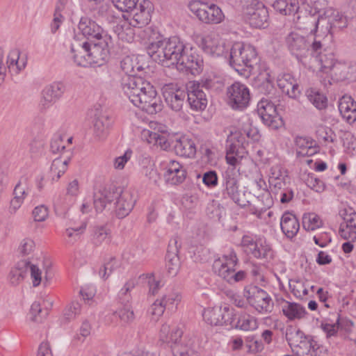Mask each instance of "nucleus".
<instances>
[{"label":"nucleus","mask_w":356,"mask_h":356,"mask_svg":"<svg viewBox=\"0 0 356 356\" xmlns=\"http://www.w3.org/2000/svg\"><path fill=\"white\" fill-rule=\"evenodd\" d=\"M164 178L166 182L172 185L181 184L186 177L185 168L177 161H170L165 168Z\"/></svg>","instance_id":"nucleus-28"},{"label":"nucleus","mask_w":356,"mask_h":356,"mask_svg":"<svg viewBox=\"0 0 356 356\" xmlns=\"http://www.w3.org/2000/svg\"><path fill=\"white\" fill-rule=\"evenodd\" d=\"M162 301L156 299L154 302L151 305L149 313L152 318L154 321H157L160 316L163 315L165 311V306L162 305Z\"/></svg>","instance_id":"nucleus-64"},{"label":"nucleus","mask_w":356,"mask_h":356,"mask_svg":"<svg viewBox=\"0 0 356 356\" xmlns=\"http://www.w3.org/2000/svg\"><path fill=\"white\" fill-rule=\"evenodd\" d=\"M116 188H103L94 195V207L97 212H102L104 209L111 210L112 202L117 197Z\"/></svg>","instance_id":"nucleus-27"},{"label":"nucleus","mask_w":356,"mask_h":356,"mask_svg":"<svg viewBox=\"0 0 356 356\" xmlns=\"http://www.w3.org/2000/svg\"><path fill=\"white\" fill-rule=\"evenodd\" d=\"M238 263V258L234 251L230 250L221 257L216 259L213 264L215 273L229 284H235L243 281L246 277L243 270L236 272L234 267Z\"/></svg>","instance_id":"nucleus-7"},{"label":"nucleus","mask_w":356,"mask_h":356,"mask_svg":"<svg viewBox=\"0 0 356 356\" xmlns=\"http://www.w3.org/2000/svg\"><path fill=\"white\" fill-rule=\"evenodd\" d=\"M27 265L28 260L22 259L12 268L9 275V280L12 285H19L27 276Z\"/></svg>","instance_id":"nucleus-39"},{"label":"nucleus","mask_w":356,"mask_h":356,"mask_svg":"<svg viewBox=\"0 0 356 356\" xmlns=\"http://www.w3.org/2000/svg\"><path fill=\"white\" fill-rule=\"evenodd\" d=\"M26 64L25 58H20V53L18 49H13L8 53L6 67L10 72L19 73L25 67Z\"/></svg>","instance_id":"nucleus-38"},{"label":"nucleus","mask_w":356,"mask_h":356,"mask_svg":"<svg viewBox=\"0 0 356 356\" xmlns=\"http://www.w3.org/2000/svg\"><path fill=\"white\" fill-rule=\"evenodd\" d=\"M203 318L211 325H231L233 323V310L229 307H215L205 309Z\"/></svg>","instance_id":"nucleus-18"},{"label":"nucleus","mask_w":356,"mask_h":356,"mask_svg":"<svg viewBox=\"0 0 356 356\" xmlns=\"http://www.w3.org/2000/svg\"><path fill=\"white\" fill-rule=\"evenodd\" d=\"M31 191V187L28 183V181L24 179L20 180L15 186L13 190V195L17 197L21 198V200L24 202V200L28 197Z\"/></svg>","instance_id":"nucleus-53"},{"label":"nucleus","mask_w":356,"mask_h":356,"mask_svg":"<svg viewBox=\"0 0 356 356\" xmlns=\"http://www.w3.org/2000/svg\"><path fill=\"white\" fill-rule=\"evenodd\" d=\"M243 15L250 25L254 28H265L267 24L268 13L267 8L257 0H252L243 9Z\"/></svg>","instance_id":"nucleus-16"},{"label":"nucleus","mask_w":356,"mask_h":356,"mask_svg":"<svg viewBox=\"0 0 356 356\" xmlns=\"http://www.w3.org/2000/svg\"><path fill=\"white\" fill-rule=\"evenodd\" d=\"M295 24L298 29L310 34L312 49L318 51L326 44L328 39H331L335 31L348 26V20L339 11L328 8L321 15L307 13L298 15Z\"/></svg>","instance_id":"nucleus-1"},{"label":"nucleus","mask_w":356,"mask_h":356,"mask_svg":"<svg viewBox=\"0 0 356 356\" xmlns=\"http://www.w3.org/2000/svg\"><path fill=\"white\" fill-rule=\"evenodd\" d=\"M132 10L134 14L129 22L121 19L114 27L119 39L128 42L133 40L134 35L131 26L142 28L147 25L151 21L154 6L149 0H143Z\"/></svg>","instance_id":"nucleus-4"},{"label":"nucleus","mask_w":356,"mask_h":356,"mask_svg":"<svg viewBox=\"0 0 356 356\" xmlns=\"http://www.w3.org/2000/svg\"><path fill=\"white\" fill-rule=\"evenodd\" d=\"M28 273L30 274L32 280L33 286H38L42 282V271L36 265L32 264L29 260L27 265V274Z\"/></svg>","instance_id":"nucleus-55"},{"label":"nucleus","mask_w":356,"mask_h":356,"mask_svg":"<svg viewBox=\"0 0 356 356\" xmlns=\"http://www.w3.org/2000/svg\"><path fill=\"white\" fill-rule=\"evenodd\" d=\"M325 47V44L318 51H314L311 49V54L318 62L321 65V70L327 74L336 62L332 52L327 51Z\"/></svg>","instance_id":"nucleus-35"},{"label":"nucleus","mask_w":356,"mask_h":356,"mask_svg":"<svg viewBox=\"0 0 356 356\" xmlns=\"http://www.w3.org/2000/svg\"><path fill=\"white\" fill-rule=\"evenodd\" d=\"M283 314L290 321L301 319L306 314L305 309L296 302H290L284 299L280 302Z\"/></svg>","instance_id":"nucleus-34"},{"label":"nucleus","mask_w":356,"mask_h":356,"mask_svg":"<svg viewBox=\"0 0 356 356\" xmlns=\"http://www.w3.org/2000/svg\"><path fill=\"white\" fill-rule=\"evenodd\" d=\"M97 42L91 44L89 48V66H101L105 63L109 56L110 48L113 46V39L111 35L104 34L103 37L97 39Z\"/></svg>","instance_id":"nucleus-14"},{"label":"nucleus","mask_w":356,"mask_h":356,"mask_svg":"<svg viewBox=\"0 0 356 356\" xmlns=\"http://www.w3.org/2000/svg\"><path fill=\"white\" fill-rule=\"evenodd\" d=\"M350 66L345 63L336 62L328 73L337 81H341L348 78Z\"/></svg>","instance_id":"nucleus-43"},{"label":"nucleus","mask_w":356,"mask_h":356,"mask_svg":"<svg viewBox=\"0 0 356 356\" xmlns=\"http://www.w3.org/2000/svg\"><path fill=\"white\" fill-rule=\"evenodd\" d=\"M321 329L326 334L327 337H331L335 336L339 328V317L337 319L335 323H329L327 321H323L321 324Z\"/></svg>","instance_id":"nucleus-61"},{"label":"nucleus","mask_w":356,"mask_h":356,"mask_svg":"<svg viewBox=\"0 0 356 356\" xmlns=\"http://www.w3.org/2000/svg\"><path fill=\"white\" fill-rule=\"evenodd\" d=\"M90 43L86 38H74L71 44V53L74 63L81 67H88Z\"/></svg>","instance_id":"nucleus-24"},{"label":"nucleus","mask_w":356,"mask_h":356,"mask_svg":"<svg viewBox=\"0 0 356 356\" xmlns=\"http://www.w3.org/2000/svg\"><path fill=\"white\" fill-rule=\"evenodd\" d=\"M86 227L85 222H81V225L78 227H69L65 229V234L69 238V242L74 243L81 236V234L84 232Z\"/></svg>","instance_id":"nucleus-58"},{"label":"nucleus","mask_w":356,"mask_h":356,"mask_svg":"<svg viewBox=\"0 0 356 356\" xmlns=\"http://www.w3.org/2000/svg\"><path fill=\"white\" fill-rule=\"evenodd\" d=\"M277 83L280 90L289 97L296 99L299 97L300 90L296 79L289 73L280 74Z\"/></svg>","instance_id":"nucleus-30"},{"label":"nucleus","mask_w":356,"mask_h":356,"mask_svg":"<svg viewBox=\"0 0 356 356\" xmlns=\"http://www.w3.org/2000/svg\"><path fill=\"white\" fill-rule=\"evenodd\" d=\"M188 102L195 111H203L207 105L205 92L202 90L199 83L190 82L187 85Z\"/></svg>","instance_id":"nucleus-23"},{"label":"nucleus","mask_w":356,"mask_h":356,"mask_svg":"<svg viewBox=\"0 0 356 356\" xmlns=\"http://www.w3.org/2000/svg\"><path fill=\"white\" fill-rule=\"evenodd\" d=\"M113 6L122 12H129L137 5L138 0H111Z\"/></svg>","instance_id":"nucleus-60"},{"label":"nucleus","mask_w":356,"mask_h":356,"mask_svg":"<svg viewBox=\"0 0 356 356\" xmlns=\"http://www.w3.org/2000/svg\"><path fill=\"white\" fill-rule=\"evenodd\" d=\"M315 134L317 140L321 143H334L336 139V135L332 129L322 124L316 126Z\"/></svg>","instance_id":"nucleus-41"},{"label":"nucleus","mask_w":356,"mask_h":356,"mask_svg":"<svg viewBox=\"0 0 356 356\" xmlns=\"http://www.w3.org/2000/svg\"><path fill=\"white\" fill-rule=\"evenodd\" d=\"M307 99L318 110L325 108L327 106L326 97L318 90L309 88L306 91Z\"/></svg>","instance_id":"nucleus-45"},{"label":"nucleus","mask_w":356,"mask_h":356,"mask_svg":"<svg viewBox=\"0 0 356 356\" xmlns=\"http://www.w3.org/2000/svg\"><path fill=\"white\" fill-rule=\"evenodd\" d=\"M302 226L307 231H314L323 226V221L316 213H307L302 217Z\"/></svg>","instance_id":"nucleus-48"},{"label":"nucleus","mask_w":356,"mask_h":356,"mask_svg":"<svg viewBox=\"0 0 356 356\" xmlns=\"http://www.w3.org/2000/svg\"><path fill=\"white\" fill-rule=\"evenodd\" d=\"M273 6L276 10L285 15L296 13L298 10V3H291L289 6L285 0H276Z\"/></svg>","instance_id":"nucleus-50"},{"label":"nucleus","mask_w":356,"mask_h":356,"mask_svg":"<svg viewBox=\"0 0 356 356\" xmlns=\"http://www.w3.org/2000/svg\"><path fill=\"white\" fill-rule=\"evenodd\" d=\"M243 296L250 305L260 314H269L273 309V302L270 296L257 286L249 285L245 287Z\"/></svg>","instance_id":"nucleus-10"},{"label":"nucleus","mask_w":356,"mask_h":356,"mask_svg":"<svg viewBox=\"0 0 356 356\" xmlns=\"http://www.w3.org/2000/svg\"><path fill=\"white\" fill-rule=\"evenodd\" d=\"M237 177L234 168L225 171L223 195H227L240 207H244L250 204V198L247 195L245 191L239 189Z\"/></svg>","instance_id":"nucleus-13"},{"label":"nucleus","mask_w":356,"mask_h":356,"mask_svg":"<svg viewBox=\"0 0 356 356\" xmlns=\"http://www.w3.org/2000/svg\"><path fill=\"white\" fill-rule=\"evenodd\" d=\"M124 307L115 312L121 321L125 323H130L135 318L134 313L128 303H124Z\"/></svg>","instance_id":"nucleus-56"},{"label":"nucleus","mask_w":356,"mask_h":356,"mask_svg":"<svg viewBox=\"0 0 356 356\" xmlns=\"http://www.w3.org/2000/svg\"><path fill=\"white\" fill-rule=\"evenodd\" d=\"M229 64L238 74L246 76L257 60L254 47L241 42L234 43L229 49Z\"/></svg>","instance_id":"nucleus-6"},{"label":"nucleus","mask_w":356,"mask_h":356,"mask_svg":"<svg viewBox=\"0 0 356 356\" xmlns=\"http://www.w3.org/2000/svg\"><path fill=\"white\" fill-rule=\"evenodd\" d=\"M78 29L83 36L88 39H99L103 37L102 28L95 21L88 17H81L79 23Z\"/></svg>","instance_id":"nucleus-31"},{"label":"nucleus","mask_w":356,"mask_h":356,"mask_svg":"<svg viewBox=\"0 0 356 356\" xmlns=\"http://www.w3.org/2000/svg\"><path fill=\"white\" fill-rule=\"evenodd\" d=\"M121 86L124 95L135 106L152 115L161 111L162 105L156 90L142 76H125L122 79Z\"/></svg>","instance_id":"nucleus-2"},{"label":"nucleus","mask_w":356,"mask_h":356,"mask_svg":"<svg viewBox=\"0 0 356 356\" xmlns=\"http://www.w3.org/2000/svg\"><path fill=\"white\" fill-rule=\"evenodd\" d=\"M69 159L67 158L55 159L50 168V175L53 181H58V179L65 172L67 169Z\"/></svg>","instance_id":"nucleus-42"},{"label":"nucleus","mask_w":356,"mask_h":356,"mask_svg":"<svg viewBox=\"0 0 356 356\" xmlns=\"http://www.w3.org/2000/svg\"><path fill=\"white\" fill-rule=\"evenodd\" d=\"M66 148V143L60 134H56L51 141L50 149L54 154H57Z\"/></svg>","instance_id":"nucleus-62"},{"label":"nucleus","mask_w":356,"mask_h":356,"mask_svg":"<svg viewBox=\"0 0 356 356\" xmlns=\"http://www.w3.org/2000/svg\"><path fill=\"white\" fill-rule=\"evenodd\" d=\"M137 282L136 279L131 278L126 282L118 293V298L122 304L129 303L131 300V291L136 286Z\"/></svg>","instance_id":"nucleus-49"},{"label":"nucleus","mask_w":356,"mask_h":356,"mask_svg":"<svg viewBox=\"0 0 356 356\" xmlns=\"http://www.w3.org/2000/svg\"><path fill=\"white\" fill-rule=\"evenodd\" d=\"M115 194H118L115 199V213L119 218H123L131 212L136 203L134 191L130 188H117Z\"/></svg>","instance_id":"nucleus-21"},{"label":"nucleus","mask_w":356,"mask_h":356,"mask_svg":"<svg viewBox=\"0 0 356 356\" xmlns=\"http://www.w3.org/2000/svg\"><path fill=\"white\" fill-rule=\"evenodd\" d=\"M257 113L263 122L273 129L282 125V120L278 115L275 105L268 99L262 98L257 104Z\"/></svg>","instance_id":"nucleus-17"},{"label":"nucleus","mask_w":356,"mask_h":356,"mask_svg":"<svg viewBox=\"0 0 356 356\" xmlns=\"http://www.w3.org/2000/svg\"><path fill=\"white\" fill-rule=\"evenodd\" d=\"M339 110L342 118L349 124L356 120V102L348 95H343L339 102Z\"/></svg>","instance_id":"nucleus-32"},{"label":"nucleus","mask_w":356,"mask_h":356,"mask_svg":"<svg viewBox=\"0 0 356 356\" xmlns=\"http://www.w3.org/2000/svg\"><path fill=\"white\" fill-rule=\"evenodd\" d=\"M239 145L240 142L238 140L237 143H231L227 149L226 161L232 167H235L240 162L238 152Z\"/></svg>","instance_id":"nucleus-51"},{"label":"nucleus","mask_w":356,"mask_h":356,"mask_svg":"<svg viewBox=\"0 0 356 356\" xmlns=\"http://www.w3.org/2000/svg\"><path fill=\"white\" fill-rule=\"evenodd\" d=\"M119 262L115 258H111L107 262L104 264L102 268L99 270V275L102 278L106 280L111 274L118 268Z\"/></svg>","instance_id":"nucleus-57"},{"label":"nucleus","mask_w":356,"mask_h":356,"mask_svg":"<svg viewBox=\"0 0 356 356\" xmlns=\"http://www.w3.org/2000/svg\"><path fill=\"white\" fill-rule=\"evenodd\" d=\"M159 337L161 342L170 346L174 356H195V338L190 334L183 335L179 328L170 329L168 324H163Z\"/></svg>","instance_id":"nucleus-5"},{"label":"nucleus","mask_w":356,"mask_h":356,"mask_svg":"<svg viewBox=\"0 0 356 356\" xmlns=\"http://www.w3.org/2000/svg\"><path fill=\"white\" fill-rule=\"evenodd\" d=\"M298 147L297 153L302 156H309L313 154L312 142L303 137H298L296 140Z\"/></svg>","instance_id":"nucleus-52"},{"label":"nucleus","mask_w":356,"mask_h":356,"mask_svg":"<svg viewBox=\"0 0 356 356\" xmlns=\"http://www.w3.org/2000/svg\"><path fill=\"white\" fill-rule=\"evenodd\" d=\"M259 81L262 83L259 86V90L261 92L265 94H270L273 90V78L270 76L269 72H265L261 73L259 76Z\"/></svg>","instance_id":"nucleus-54"},{"label":"nucleus","mask_w":356,"mask_h":356,"mask_svg":"<svg viewBox=\"0 0 356 356\" xmlns=\"http://www.w3.org/2000/svg\"><path fill=\"white\" fill-rule=\"evenodd\" d=\"M197 42L204 53L212 57L226 56L230 45L214 32L197 37Z\"/></svg>","instance_id":"nucleus-12"},{"label":"nucleus","mask_w":356,"mask_h":356,"mask_svg":"<svg viewBox=\"0 0 356 356\" xmlns=\"http://www.w3.org/2000/svg\"><path fill=\"white\" fill-rule=\"evenodd\" d=\"M174 149L177 155L184 157H193L196 152L194 141L186 137L177 140L174 145Z\"/></svg>","instance_id":"nucleus-36"},{"label":"nucleus","mask_w":356,"mask_h":356,"mask_svg":"<svg viewBox=\"0 0 356 356\" xmlns=\"http://www.w3.org/2000/svg\"><path fill=\"white\" fill-rule=\"evenodd\" d=\"M257 318L246 313L240 314L236 327L244 331L254 330L257 328Z\"/></svg>","instance_id":"nucleus-46"},{"label":"nucleus","mask_w":356,"mask_h":356,"mask_svg":"<svg viewBox=\"0 0 356 356\" xmlns=\"http://www.w3.org/2000/svg\"><path fill=\"white\" fill-rule=\"evenodd\" d=\"M181 244L177 238L170 240L167 254H166V268L168 273L171 276H175L179 272L181 266L180 259L179 257V248Z\"/></svg>","instance_id":"nucleus-26"},{"label":"nucleus","mask_w":356,"mask_h":356,"mask_svg":"<svg viewBox=\"0 0 356 356\" xmlns=\"http://www.w3.org/2000/svg\"><path fill=\"white\" fill-rule=\"evenodd\" d=\"M144 32L149 42L147 52L150 57L164 67L177 65L186 50L183 42L176 36L165 38L152 27Z\"/></svg>","instance_id":"nucleus-3"},{"label":"nucleus","mask_w":356,"mask_h":356,"mask_svg":"<svg viewBox=\"0 0 356 356\" xmlns=\"http://www.w3.org/2000/svg\"><path fill=\"white\" fill-rule=\"evenodd\" d=\"M227 102L233 109L242 110L248 106L250 100V90L240 82H234L227 89Z\"/></svg>","instance_id":"nucleus-15"},{"label":"nucleus","mask_w":356,"mask_h":356,"mask_svg":"<svg viewBox=\"0 0 356 356\" xmlns=\"http://www.w3.org/2000/svg\"><path fill=\"white\" fill-rule=\"evenodd\" d=\"M286 340L297 356H317L318 343L298 330L286 332Z\"/></svg>","instance_id":"nucleus-8"},{"label":"nucleus","mask_w":356,"mask_h":356,"mask_svg":"<svg viewBox=\"0 0 356 356\" xmlns=\"http://www.w3.org/2000/svg\"><path fill=\"white\" fill-rule=\"evenodd\" d=\"M265 181L262 179L254 181L250 184V192L247 195L250 197L252 195L258 201L268 202L266 206L270 203V193L266 189Z\"/></svg>","instance_id":"nucleus-37"},{"label":"nucleus","mask_w":356,"mask_h":356,"mask_svg":"<svg viewBox=\"0 0 356 356\" xmlns=\"http://www.w3.org/2000/svg\"><path fill=\"white\" fill-rule=\"evenodd\" d=\"M286 43L290 52L299 60H302L309 53L311 54L312 43L296 32H291L287 35Z\"/></svg>","instance_id":"nucleus-20"},{"label":"nucleus","mask_w":356,"mask_h":356,"mask_svg":"<svg viewBox=\"0 0 356 356\" xmlns=\"http://www.w3.org/2000/svg\"><path fill=\"white\" fill-rule=\"evenodd\" d=\"M32 216L34 221L43 222L49 216V209L44 204L35 207L32 211Z\"/></svg>","instance_id":"nucleus-63"},{"label":"nucleus","mask_w":356,"mask_h":356,"mask_svg":"<svg viewBox=\"0 0 356 356\" xmlns=\"http://www.w3.org/2000/svg\"><path fill=\"white\" fill-rule=\"evenodd\" d=\"M92 130L94 138L97 140L106 139L108 135L111 126L110 118L102 111L95 110L92 111Z\"/></svg>","instance_id":"nucleus-22"},{"label":"nucleus","mask_w":356,"mask_h":356,"mask_svg":"<svg viewBox=\"0 0 356 356\" xmlns=\"http://www.w3.org/2000/svg\"><path fill=\"white\" fill-rule=\"evenodd\" d=\"M241 245L248 255L255 259L268 261L273 257V250L264 238L245 235Z\"/></svg>","instance_id":"nucleus-9"},{"label":"nucleus","mask_w":356,"mask_h":356,"mask_svg":"<svg viewBox=\"0 0 356 356\" xmlns=\"http://www.w3.org/2000/svg\"><path fill=\"white\" fill-rule=\"evenodd\" d=\"M189 10L205 24H218L224 18L221 9L213 3L201 1H191L188 3Z\"/></svg>","instance_id":"nucleus-11"},{"label":"nucleus","mask_w":356,"mask_h":356,"mask_svg":"<svg viewBox=\"0 0 356 356\" xmlns=\"http://www.w3.org/2000/svg\"><path fill=\"white\" fill-rule=\"evenodd\" d=\"M202 59L197 54H188L186 50L181 57L180 61L177 64L178 69H185L193 75L200 74L202 70Z\"/></svg>","instance_id":"nucleus-29"},{"label":"nucleus","mask_w":356,"mask_h":356,"mask_svg":"<svg viewBox=\"0 0 356 356\" xmlns=\"http://www.w3.org/2000/svg\"><path fill=\"white\" fill-rule=\"evenodd\" d=\"M181 296L177 291H169L159 299L162 301V305L165 306V309L174 311L177 309V305L180 302Z\"/></svg>","instance_id":"nucleus-47"},{"label":"nucleus","mask_w":356,"mask_h":356,"mask_svg":"<svg viewBox=\"0 0 356 356\" xmlns=\"http://www.w3.org/2000/svg\"><path fill=\"white\" fill-rule=\"evenodd\" d=\"M280 226L283 233L290 238L294 237L300 229V224L296 216L289 212L282 215Z\"/></svg>","instance_id":"nucleus-33"},{"label":"nucleus","mask_w":356,"mask_h":356,"mask_svg":"<svg viewBox=\"0 0 356 356\" xmlns=\"http://www.w3.org/2000/svg\"><path fill=\"white\" fill-rule=\"evenodd\" d=\"M65 87L61 82H54L46 86L42 92L39 106L46 110L55 103L64 92Z\"/></svg>","instance_id":"nucleus-25"},{"label":"nucleus","mask_w":356,"mask_h":356,"mask_svg":"<svg viewBox=\"0 0 356 356\" xmlns=\"http://www.w3.org/2000/svg\"><path fill=\"white\" fill-rule=\"evenodd\" d=\"M162 94L168 106L175 112H179L185 104L186 92L173 83L162 87Z\"/></svg>","instance_id":"nucleus-19"},{"label":"nucleus","mask_w":356,"mask_h":356,"mask_svg":"<svg viewBox=\"0 0 356 356\" xmlns=\"http://www.w3.org/2000/svg\"><path fill=\"white\" fill-rule=\"evenodd\" d=\"M110 230L105 226L97 227L94 229L92 243L96 246L108 245L111 242Z\"/></svg>","instance_id":"nucleus-44"},{"label":"nucleus","mask_w":356,"mask_h":356,"mask_svg":"<svg viewBox=\"0 0 356 356\" xmlns=\"http://www.w3.org/2000/svg\"><path fill=\"white\" fill-rule=\"evenodd\" d=\"M31 319L35 322H41L48 315V311H43L39 302H34L31 307Z\"/></svg>","instance_id":"nucleus-59"},{"label":"nucleus","mask_w":356,"mask_h":356,"mask_svg":"<svg viewBox=\"0 0 356 356\" xmlns=\"http://www.w3.org/2000/svg\"><path fill=\"white\" fill-rule=\"evenodd\" d=\"M120 67L122 70L127 74L126 76L136 74V72H141L143 70V65L139 63L137 58L130 56L124 57L121 60Z\"/></svg>","instance_id":"nucleus-40"}]
</instances>
